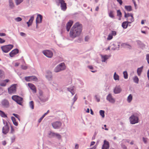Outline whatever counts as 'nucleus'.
Instances as JSON below:
<instances>
[{"instance_id":"1","label":"nucleus","mask_w":149,"mask_h":149,"mask_svg":"<svg viewBox=\"0 0 149 149\" xmlns=\"http://www.w3.org/2000/svg\"><path fill=\"white\" fill-rule=\"evenodd\" d=\"M82 26L78 22L75 24L72 28L70 33V37L72 38L79 36L82 31Z\"/></svg>"},{"instance_id":"2","label":"nucleus","mask_w":149,"mask_h":149,"mask_svg":"<svg viewBox=\"0 0 149 149\" xmlns=\"http://www.w3.org/2000/svg\"><path fill=\"white\" fill-rule=\"evenodd\" d=\"M12 98L18 104L22 105L23 102V99L22 97L17 95H14L12 96Z\"/></svg>"},{"instance_id":"3","label":"nucleus","mask_w":149,"mask_h":149,"mask_svg":"<svg viewBox=\"0 0 149 149\" xmlns=\"http://www.w3.org/2000/svg\"><path fill=\"white\" fill-rule=\"evenodd\" d=\"M125 17L127 18V21L129 23H131L133 22L134 20V18L133 17V14L132 13H125Z\"/></svg>"},{"instance_id":"4","label":"nucleus","mask_w":149,"mask_h":149,"mask_svg":"<svg viewBox=\"0 0 149 149\" xmlns=\"http://www.w3.org/2000/svg\"><path fill=\"white\" fill-rule=\"evenodd\" d=\"M13 47V45H8L1 47V49L3 52L7 53Z\"/></svg>"},{"instance_id":"5","label":"nucleus","mask_w":149,"mask_h":149,"mask_svg":"<svg viewBox=\"0 0 149 149\" xmlns=\"http://www.w3.org/2000/svg\"><path fill=\"white\" fill-rule=\"evenodd\" d=\"M65 69V66L64 63H62L58 65L54 70L55 72H57L61 70H63Z\"/></svg>"},{"instance_id":"6","label":"nucleus","mask_w":149,"mask_h":149,"mask_svg":"<svg viewBox=\"0 0 149 149\" xmlns=\"http://www.w3.org/2000/svg\"><path fill=\"white\" fill-rule=\"evenodd\" d=\"M130 120L131 123L132 124H135L138 122L139 118H138L134 115H132L130 117Z\"/></svg>"},{"instance_id":"7","label":"nucleus","mask_w":149,"mask_h":149,"mask_svg":"<svg viewBox=\"0 0 149 149\" xmlns=\"http://www.w3.org/2000/svg\"><path fill=\"white\" fill-rule=\"evenodd\" d=\"M9 130V127L7 122L6 123L5 125L3 127L2 130V133L4 134H7Z\"/></svg>"},{"instance_id":"8","label":"nucleus","mask_w":149,"mask_h":149,"mask_svg":"<svg viewBox=\"0 0 149 149\" xmlns=\"http://www.w3.org/2000/svg\"><path fill=\"white\" fill-rule=\"evenodd\" d=\"M16 84H13L8 88V91L9 94H11L16 92Z\"/></svg>"},{"instance_id":"9","label":"nucleus","mask_w":149,"mask_h":149,"mask_svg":"<svg viewBox=\"0 0 149 149\" xmlns=\"http://www.w3.org/2000/svg\"><path fill=\"white\" fill-rule=\"evenodd\" d=\"M43 53L48 58H51L53 56L52 52L49 50H46L43 51Z\"/></svg>"},{"instance_id":"10","label":"nucleus","mask_w":149,"mask_h":149,"mask_svg":"<svg viewBox=\"0 0 149 149\" xmlns=\"http://www.w3.org/2000/svg\"><path fill=\"white\" fill-rule=\"evenodd\" d=\"M25 79L26 81H37L38 80L37 78L36 77L34 76H30L25 77Z\"/></svg>"},{"instance_id":"11","label":"nucleus","mask_w":149,"mask_h":149,"mask_svg":"<svg viewBox=\"0 0 149 149\" xmlns=\"http://www.w3.org/2000/svg\"><path fill=\"white\" fill-rule=\"evenodd\" d=\"M61 123L60 121H56L52 123L53 127L55 129L59 128L61 127Z\"/></svg>"},{"instance_id":"12","label":"nucleus","mask_w":149,"mask_h":149,"mask_svg":"<svg viewBox=\"0 0 149 149\" xmlns=\"http://www.w3.org/2000/svg\"><path fill=\"white\" fill-rule=\"evenodd\" d=\"M109 147V142L105 140L104 141V143L102 146V149H108Z\"/></svg>"},{"instance_id":"13","label":"nucleus","mask_w":149,"mask_h":149,"mask_svg":"<svg viewBox=\"0 0 149 149\" xmlns=\"http://www.w3.org/2000/svg\"><path fill=\"white\" fill-rule=\"evenodd\" d=\"M107 99L110 102L114 103L115 102V99L112 97L110 94H109L107 96Z\"/></svg>"},{"instance_id":"14","label":"nucleus","mask_w":149,"mask_h":149,"mask_svg":"<svg viewBox=\"0 0 149 149\" xmlns=\"http://www.w3.org/2000/svg\"><path fill=\"white\" fill-rule=\"evenodd\" d=\"M42 16L38 14L36 19V24L41 23L42 22Z\"/></svg>"},{"instance_id":"15","label":"nucleus","mask_w":149,"mask_h":149,"mask_svg":"<svg viewBox=\"0 0 149 149\" xmlns=\"http://www.w3.org/2000/svg\"><path fill=\"white\" fill-rule=\"evenodd\" d=\"M28 86L30 88L34 93L36 92V88L35 86L31 83H28Z\"/></svg>"},{"instance_id":"16","label":"nucleus","mask_w":149,"mask_h":149,"mask_svg":"<svg viewBox=\"0 0 149 149\" xmlns=\"http://www.w3.org/2000/svg\"><path fill=\"white\" fill-rule=\"evenodd\" d=\"M19 50L18 49H16L12 50L9 53V55L11 57H13L15 55L18 53Z\"/></svg>"},{"instance_id":"17","label":"nucleus","mask_w":149,"mask_h":149,"mask_svg":"<svg viewBox=\"0 0 149 149\" xmlns=\"http://www.w3.org/2000/svg\"><path fill=\"white\" fill-rule=\"evenodd\" d=\"M73 23V22L72 21L70 20L66 24V29L67 31L68 32L71 26Z\"/></svg>"},{"instance_id":"18","label":"nucleus","mask_w":149,"mask_h":149,"mask_svg":"<svg viewBox=\"0 0 149 149\" xmlns=\"http://www.w3.org/2000/svg\"><path fill=\"white\" fill-rule=\"evenodd\" d=\"M121 91V89L120 86H116L114 89L113 92L115 94L118 93Z\"/></svg>"},{"instance_id":"19","label":"nucleus","mask_w":149,"mask_h":149,"mask_svg":"<svg viewBox=\"0 0 149 149\" xmlns=\"http://www.w3.org/2000/svg\"><path fill=\"white\" fill-rule=\"evenodd\" d=\"M9 81V80L8 79L3 80L0 83V86H5L6 85L7 83Z\"/></svg>"},{"instance_id":"20","label":"nucleus","mask_w":149,"mask_h":149,"mask_svg":"<svg viewBox=\"0 0 149 149\" xmlns=\"http://www.w3.org/2000/svg\"><path fill=\"white\" fill-rule=\"evenodd\" d=\"M1 103L3 106L4 107H8L9 102L7 100H3L2 102Z\"/></svg>"},{"instance_id":"21","label":"nucleus","mask_w":149,"mask_h":149,"mask_svg":"<svg viewBox=\"0 0 149 149\" xmlns=\"http://www.w3.org/2000/svg\"><path fill=\"white\" fill-rule=\"evenodd\" d=\"M34 19V17L33 16H32L31 17L30 19L29 20V21L26 22L28 25V26H29L32 24V22Z\"/></svg>"},{"instance_id":"22","label":"nucleus","mask_w":149,"mask_h":149,"mask_svg":"<svg viewBox=\"0 0 149 149\" xmlns=\"http://www.w3.org/2000/svg\"><path fill=\"white\" fill-rule=\"evenodd\" d=\"M61 4V6L62 10H65L67 8L66 4L64 2Z\"/></svg>"},{"instance_id":"23","label":"nucleus","mask_w":149,"mask_h":149,"mask_svg":"<svg viewBox=\"0 0 149 149\" xmlns=\"http://www.w3.org/2000/svg\"><path fill=\"white\" fill-rule=\"evenodd\" d=\"M129 23L127 21L124 22L122 23V26L123 28L126 29Z\"/></svg>"},{"instance_id":"24","label":"nucleus","mask_w":149,"mask_h":149,"mask_svg":"<svg viewBox=\"0 0 149 149\" xmlns=\"http://www.w3.org/2000/svg\"><path fill=\"white\" fill-rule=\"evenodd\" d=\"M11 120L13 122V124L16 126H17L18 125V123L16 121L15 118L14 117H11Z\"/></svg>"},{"instance_id":"25","label":"nucleus","mask_w":149,"mask_h":149,"mask_svg":"<svg viewBox=\"0 0 149 149\" xmlns=\"http://www.w3.org/2000/svg\"><path fill=\"white\" fill-rule=\"evenodd\" d=\"M143 66L139 68L137 70V72L139 76H140L142 70Z\"/></svg>"},{"instance_id":"26","label":"nucleus","mask_w":149,"mask_h":149,"mask_svg":"<svg viewBox=\"0 0 149 149\" xmlns=\"http://www.w3.org/2000/svg\"><path fill=\"white\" fill-rule=\"evenodd\" d=\"M0 116L3 118L7 117V115L5 114L4 112L1 110H0Z\"/></svg>"},{"instance_id":"27","label":"nucleus","mask_w":149,"mask_h":149,"mask_svg":"<svg viewBox=\"0 0 149 149\" xmlns=\"http://www.w3.org/2000/svg\"><path fill=\"white\" fill-rule=\"evenodd\" d=\"M132 95L131 94H130L127 97V102L129 103L130 102L132 99Z\"/></svg>"},{"instance_id":"28","label":"nucleus","mask_w":149,"mask_h":149,"mask_svg":"<svg viewBox=\"0 0 149 149\" xmlns=\"http://www.w3.org/2000/svg\"><path fill=\"white\" fill-rule=\"evenodd\" d=\"M125 8L128 11H130L132 10V7L130 6H125Z\"/></svg>"},{"instance_id":"29","label":"nucleus","mask_w":149,"mask_h":149,"mask_svg":"<svg viewBox=\"0 0 149 149\" xmlns=\"http://www.w3.org/2000/svg\"><path fill=\"white\" fill-rule=\"evenodd\" d=\"M109 16L111 18H114V16L113 14V12L112 11H110L109 12Z\"/></svg>"},{"instance_id":"30","label":"nucleus","mask_w":149,"mask_h":149,"mask_svg":"<svg viewBox=\"0 0 149 149\" xmlns=\"http://www.w3.org/2000/svg\"><path fill=\"white\" fill-rule=\"evenodd\" d=\"M114 79L116 80H119V76L116 74V72H115L113 76Z\"/></svg>"},{"instance_id":"31","label":"nucleus","mask_w":149,"mask_h":149,"mask_svg":"<svg viewBox=\"0 0 149 149\" xmlns=\"http://www.w3.org/2000/svg\"><path fill=\"white\" fill-rule=\"evenodd\" d=\"M56 134V133L52 132H50V133L49 134V136L50 137H55Z\"/></svg>"},{"instance_id":"32","label":"nucleus","mask_w":149,"mask_h":149,"mask_svg":"<svg viewBox=\"0 0 149 149\" xmlns=\"http://www.w3.org/2000/svg\"><path fill=\"white\" fill-rule=\"evenodd\" d=\"M68 91L71 92L72 95H73L74 93L75 92L74 91L73 87L72 88H68Z\"/></svg>"},{"instance_id":"33","label":"nucleus","mask_w":149,"mask_h":149,"mask_svg":"<svg viewBox=\"0 0 149 149\" xmlns=\"http://www.w3.org/2000/svg\"><path fill=\"white\" fill-rule=\"evenodd\" d=\"M134 81L137 83L138 84L139 81V79L138 78L137 76L134 77L133 79Z\"/></svg>"},{"instance_id":"34","label":"nucleus","mask_w":149,"mask_h":149,"mask_svg":"<svg viewBox=\"0 0 149 149\" xmlns=\"http://www.w3.org/2000/svg\"><path fill=\"white\" fill-rule=\"evenodd\" d=\"M100 115L102 116L103 118L104 117V111L100 110Z\"/></svg>"},{"instance_id":"35","label":"nucleus","mask_w":149,"mask_h":149,"mask_svg":"<svg viewBox=\"0 0 149 149\" xmlns=\"http://www.w3.org/2000/svg\"><path fill=\"white\" fill-rule=\"evenodd\" d=\"M29 106L32 109H34V103L33 101H31L29 103Z\"/></svg>"},{"instance_id":"36","label":"nucleus","mask_w":149,"mask_h":149,"mask_svg":"<svg viewBox=\"0 0 149 149\" xmlns=\"http://www.w3.org/2000/svg\"><path fill=\"white\" fill-rule=\"evenodd\" d=\"M23 0H15V2L17 5H18L21 3Z\"/></svg>"},{"instance_id":"37","label":"nucleus","mask_w":149,"mask_h":149,"mask_svg":"<svg viewBox=\"0 0 149 149\" xmlns=\"http://www.w3.org/2000/svg\"><path fill=\"white\" fill-rule=\"evenodd\" d=\"M9 5L11 8H12L14 7V5L12 0H9Z\"/></svg>"},{"instance_id":"38","label":"nucleus","mask_w":149,"mask_h":149,"mask_svg":"<svg viewBox=\"0 0 149 149\" xmlns=\"http://www.w3.org/2000/svg\"><path fill=\"white\" fill-rule=\"evenodd\" d=\"M117 15L120 17H121L122 16V13L120 10H118L117 12Z\"/></svg>"},{"instance_id":"39","label":"nucleus","mask_w":149,"mask_h":149,"mask_svg":"<svg viewBox=\"0 0 149 149\" xmlns=\"http://www.w3.org/2000/svg\"><path fill=\"white\" fill-rule=\"evenodd\" d=\"M124 77L125 79H127L128 78V74L127 72L126 71H124L123 72Z\"/></svg>"},{"instance_id":"40","label":"nucleus","mask_w":149,"mask_h":149,"mask_svg":"<svg viewBox=\"0 0 149 149\" xmlns=\"http://www.w3.org/2000/svg\"><path fill=\"white\" fill-rule=\"evenodd\" d=\"M4 75V72L1 70H0V79L2 78Z\"/></svg>"},{"instance_id":"41","label":"nucleus","mask_w":149,"mask_h":149,"mask_svg":"<svg viewBox=\"0 0 149 149\" xmlns=\"http://www.w3.org/2000/svg\"><path fill=\"white\" fill-rule=\"evenodd\" d=\"M102 58L103 59L102 61L105 62V61L108 58L107 56V55L104 56H102Z\"/></svg>"},{"instance_id":"42","label":"nucleus","mask_w":149,"mask_h":149,"mask_svg":"<svg viewBox=\"0 0 149 149\" xmlns=\"http://www.w3.org/2000/svg\"><path fill=\"white\" fill-rule=\"evenodd\" d=\"M10 132L11 134H13L15 132V130L13 128V126L12 125L11 126H10Z\"/></svg>"},{"instance_id":"43","label":"nucleus","mask_w":149,"mask_h":149,"mask_svg":"<svg viewBox=\"0 0 149 149\" xmlns=\"http://www.w3.org/2000/svg\"><path fill=\"white\" fill-rule=\"evenodd\" d=\"M113 38V36L111 34V33L109 34L107 37V39L108 40H110L112 39Z\"/></svg>"},{"instance_id":"44","label":"nucleus","mask_w":149,"mask_h":149,"mask_svg":"<svg viewBox=\"0 0 149 149\" xmlns=\"http://www.w3.org/2000/svg\"><path fill=\"white\" fill-rule=\"evenodd\" d=\"M55 137H56L58 139H61V135L58 133H56Z\"/></svg>"},{"instance_id":"45","label":"nucleus","mask_w":149,"mask_h":149,"mask_svg":"<svg viewBox=\"0 0 149 149\" xmlns=\"http://www.w3.org/2000/svg\"><path fill=\"white\" fill-rule=\"evenodd\" d=\"M112 36H115L116 35V32L115 31H112L111 33Z\"/></svg>"},{"instance_id":"46","label":"nucleus","mask_w":149,"mask_h":149,"mask_svg":"<svg viewBox=\"0 0 149 149\" xmlns=\"http://www.w3.org/2000/svg\"><path fill=\"white\" fill-rule=\"evenodd\" d=\"M45 117V115H43L39 120L38 122L39 123H40L43 118Z\"/></svg>"},{"instance_id":"47","label":"nucleus","mask_w":149,"mask_h":149,"mask_svg":"<svg viewBox=\"0 0 149 149\" xmlns=\"http://www.w3.org/2000/svg\"><path fill=\"white\" fill-rule=\"evenodd\" d=\"M15 20L17 22H19L22 20V19L20 17H18L16 18Z\"/></svg>"},{"instance_id":"48","label":"nucleus","mask_w":149,"mask_h":149,"mask_svg":"<svg viewBox=\"0 0 149 149\" xmlns=\"http://www.w3.org/2000/svg\"><path fill=\"white\" fill-rule=\"evenodd\" d=\"M146 59L148 63H149V54H148L146 55Z\"/></svg>"},{"instance_id":"49","label":"nucleus","mask_w":149,"mask_h":149,"mask_svg":"<svg viewBox=\"0 0 149 149\" xmlns=\"http://www.w3.org/2000/svg\"><path fill=\"white\" fill-rule=\"evenodd\" d=\"M13 115L15 117L17 118L18 119H19V116L18 115L15 113H13Z\"/></svg>"},{"instance_id":"50","label":"nucleus","mask_w":149,"mask_h":149,"mask_svg":"<svg viewBox=\"0 0 149 149\" xmlns=\"http://www.w3.org/2000/svg\"><path fill=\"white\" fill-rule=\"evenodd\" d=\"M77 96L76 95L74 96V98L73 99V100H74V102L77 100Z\"/></svg>"},{"instance_id":"51","label":"nucleus","mask_w":149,"mask_h":149,"mask_svg":"<svg viewBox=\"0 0 149 149\" xmlns=\"http://www.w3.org/2000/svg\"><path fill=\"white\" fill-rule=\"evenodd\" d=\"M123 45L124 46H125L127 47L130 48L131 47L130 45L127 44H123Z\"/></svg>"},{"instance_id":"52","label":"nucleus","mask_w":149,"mask_h":149,"mask_svg":"<svg viewBox=\"0 0 149 149\" xmlns=\"http://www.w3.org/2000/svg\"><path fill=\"white\" fill-rule=\"evenodd\" d=\"M5 41L2 39H1V38H0V43H2L5 42Z\"/></svg>"},{"instance_id":"53","label":"nucleus","mask_w":149,"mask_h":149,"mask_svg":"<svg viewBox=\"0 0 149 149\" xmlns=\"http://www.w3.org/2000/svg\"><path fill=\"white\" fill-rule=\"evenodd\" d=\"M6 36V34L4 33H0V36Z\"/></svg>"},{"instance_id":"54","label":"nucleus","mask_w":149,"mask_h":149,"mask_svg":"<svg viewBox=\"0 0 149 149\" xmlns=\"http://www.w3.org/2000/svg\"><path fill=\"white\" fill-rule=\"evenodd\" d=\"M117 1L120 3V5L122 4L123 2L122 0H117Z\"/></svg>"},{"instance_id":"55","label":"nucleus","mask_w":149,"mask_h":149,"mask_svg":"<svg viewBox=\"0 0 149 149\" xmlns=\"http://www.w3.org/2000/svg\"><path fill=\"white\" fill-rule=\"evenodd\" d=\"M20 35L22 36H25L26 34L23 32H21L20 33Z\"/></svg>"},{"instance_id":"56","label":"nucleus","mask_w":149,"mask_h":149,"mask_svg":"<svg viewBox=\"0 0 149 149\" xmlns=\"http://www.w3.org/2000/svg\"><path fill=\"white\" fill-rule=\"evenodd\" d=\"M89 39V38L88 36H86L85 38V41H88Z\"/></svg>"},{"instance_id":"57","label":"nucleus","mask_w":149,"mask_h":149,"mask_svg":"<svg viewBox=\"0 0 149 149\" xmlns=\"http://www.w3.org/2000/svg\"><path fill=\"white\" fill-rule=\"evenodd\" d=\"M143 141L145 143H147V139L146 138L143 137Z\"/></svg>"},{"instance_id":"58","label":"nucleus","mask_w":149,"mask_h":149,"mask_svg":"<svg viewBox=\"0 0 149 149\" xmlns=\"http://www.w3.org/2000/svg\"><path fill=\"white\" fill-rule=\"evenodd\" d=\"M2 143L3 146H5L6 144V141H3L2 142Z\"/></svg>"},{"instance_id":"59","label":"nucleus","mask_w":149,"mask_h":149,"mask_svg":"<svg viewBox=\"0 0 149 149\" xmlns=\"http://www.w3.org/2000/svg\"><path fill=\"white\" fill-rule=\"evenodd\" d=\"M95 143V142L94 141H92L91 144L90 146H92L94 145Z\"/></svg>"},{"instance_id":"60","label":"nucleus","mask_w":149,"mask_h":149,"mask_svg":"<svg viewBox=\"0 0 149 149\" xmlns=\"http://www.w3.org/2000/svg\"><path fill=\"white\" fill-rule=\"evenodd\" d=\"M15 137L14 136L13 137L11 138V140H12V142H14L15 141Z\"/></svg>"},{"instance_id":"61","label":"nucleus","mask_w":149,"mask_h":149,"mask_svg":"<svg viewBox=\"0 0 149 149\" xmlns=\"http://www.w3.org/2000/svg\"><path fill=\"white\" fill-rule=\"evenodd\" d=\"M22 68L23 69L26 70L27 68V67L26 66H23L22 67Z\"/></svg>"},{"instance_id":"62","label":"nucleus","mask_w":149,"mask_h":149,"mask_svg":"<svg viewBox=\"0 0 149 149\" xmlns=\"http://www.w3.org/2000/svg\"><path fill=\"white\" fill-rule=\"evenodd\" d=\"M79 148V145L78 144H76L75 146V149H78Z\"/></svg>"},{"instance_id":"63","label":"nucleus","mask_w":149,"mask_h":149,"mask_svg":"<svg viewBox=\"0 0 149 149\" xmlns=\"http://www.w3.org/2000/svg\"><path fill=\"white\" fill-rule=\"evenodd\" d=\"M88 68L89 69L91 70H93V68L92 66H88Z\"/></svg>"},{"instance_id":"64","label":"nucleus","mask_w":149,"mask_h":149,"mask_svg":"<svg viewBox=\"0 0 149 149\" xmlns=\"http://www.w3.org/2000/svg\"><path fill=\"white\" fill-rule=\"evenodd\" d=\"M147 76L148 78V79L149 80V70L148 71V72H147Z\"/></svg>"}]
</instances>
